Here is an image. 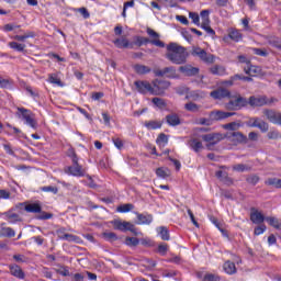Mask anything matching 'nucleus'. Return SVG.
I'll list each match as a JSON object with an SVG mask.
<instances>
[{"label":"nucleus","mask_w":281,"mask_h":281,"mask_svg":"<svg viewBox=\"0 0 281 281\" xmlns=\"http://www.w3.org/2000/svg\"><path fill=\"white\" fill-rule=\"evenodd\" d=\"M156 143L159 145L162 144V146H166V144H168V135H166V134L158 135Z\"/></svg>","instance_id":"51"},{"label":"nucleus","mask_w":281,"mask_h":281,"mask_svg":"<svg viewBox=\"0 0 281 281\" xmlns=\"http://www.w3.org/2000/svg\"><path fill=\"white\" fill-rule=\"evenodd\" d=\"M170 87V82L166 80H154L151 85V95H164L165 91Z\"/></svg>","instance_id":"6"},{"label":"nucleus","mask_w":281,"mask_h":281,"mask_svg":"<svg viewBox=\"0 0 281 281\" xmlns=\"http://www.w3.org/2000/svg\"><path fill=\"white\" fill-rule=\"evenodd\" d=\"M101 237L103 240H106V243H115V240H117V234L113 232H104Z\"/></svg>","instance_id":"31"},{"label":"nucleus","mask_w":281,"mask_h":281,"mask_svg":"<svg viewBox=\"0 0 281 281\" xmlns=\"http://www.w3.org/2000/svg\"><path fill=\"white\" fill-rule=\"evenodd\" d=\"M215 177H217V179L223 183H226V186H232L233 183L232 178H229L226 171L218 170L216 171Z\"/></svg>","instance_id":"23"},{"label":"nucleus","mask_w":281,"mask_h":281,"mask_svg":"<svg viewBox=\"0 0 281 281\" xmlns=\"http://www.w3.org/2000/svg\"><path fill=\"white\" fill-rule=\"evenodd\" d=\"M211 115L214 120H227V117H232L233 115H236V113L215 111V112H212Z\"/></svg>","instance_id":"22"},{"label":"nucleus","mask_w":281,"mask_h":281,"mask_svg":"<svg viewBox=\"0 0 281 281\" xmlns=\"http://www.w3.org/2000/svg\"><path fill=\"white\" fill-rule=\"evenodd\" d=\"M42 192H52L53 194H58V188L53 186L43 187Z\"/></svg>","instance_id":"57"},{"label":"nucleus","mask_w":281,"mask_h":281,"mask_svg":"<svg viewBox=\"0 0 281 281\" xmlns=\"http://www.w3.org/2000/svg\"><path fill=\"white\" fill-rule=\"evenodd\" d=\"M160 256H166L168 254V244H160L157 248Z\"/></svg>","instance_id":"54"},{"label":"nucleus","mask_w":281,"mask_h":281,"mask_svg":"<svg viewBox=\"0 0 281 281\" xmlns=\"http://www.w3.org/2000/svg\"><path fill=\"white\" fill-rule=\"evenodd\" d=\"M9 271L13 276V278H18V280H25V272L23 271V269L20 268L19 265H9Z\"/></svg>","instance_id":"16"},{"label":"nucleus","mask_w":281,"mask_h":281,"mask_svg":"<svg viewBox=\"0 0 281 281\" xmlns=\"http://www.w3.org/2000/svg\"><path fill=\"white\" fill-rule=\"evenodd\" d=\"M233 170L236 172H245L246 170H249V167L245 164H238L233 166Z\"/></svg>","instance_id":"50"},{"label":"nucleus","mask_w":281,"mask_h":281,"mask_svg":"<svg viewBox=\"0 0 281 281\" xmlns=\"http://www.w3.org/2000/svg\"><path fill=\"white\" fill-rule=\"evenodd\" d=\"M268 139H279L280 133L278 131H270L267 134Z\"/></svg>","instance_id":"62"},{"label":"nucleus","mask_w":281,"mask_h":281,"mask_svg":"<svg viewBox=\"0 0 281 281\" xmlns=\"http://www.w3.org/2000/svg\"><path fill=\"white\" fill-rule=\"evenodd\" d=\"M266 186H272L273 188H281V179L269 178L266 180Z\"/></svg>","instance_id":"44"},{"label":"nucleus","mask_w":281,"mask_h":281,"mask_svg":"<svg viewBox=\"0 0 281 281\" xmlns=\"http://www.w3.org/2000/svg\"><path fill=\"white\" fill-rule=\"evenodd\" d=\"M114 229H119V232H132V234H137V228L131 222H122L120 220H115L113 222Z\"/></svg>","instance_id":"8"},{"label":"nucleus","mask_w":281,"mask_h":281,"mask_svg":"<svg viewBox=\"0 0 281 281\" xmlns=\"http://www.w3.org/2000/svg\"><path fill=\"white\" fill-rule=\"evenodd\" d=\"M210 72L213 76H225L226 70H225V67L221 65H214L213 67L210 68Z\"/></svg>","instance_id":"28"},{"label":"nucleus","mask_w":281,"mask_h":281,"mask_svg":"<svg viewBox=\"0 0 281 281\" xmlns=\"http://www.w3.org/2000/svg\"><path fill=\"white\" fill-rule=\"evenodd\" d=\"M75 12H79L83 19H89V16H91V14L89 13V10H87V8L85 7L75 9Z\"/></svg>","instance_id":"53"},{"label":"nucleus","mask_w":281,"mask_h":281,"mask_svg":"<svg viewBox=\"0 0 281 281\" xmlns=\"http://www.w3.org/2000/svg\"><path fill=\"white\" fill-rule=\"evenodd\" d=\"M180 74H183V76L192 77V76H198L199 74V67H194L190 64L180 66L179 67Z\"/></svg>","instance_id":"15"},{"label":"nucleus","mask_w":281,"mask_h":281,"mask_svg":"<svg viewBox=\"0 0 281 281\" xmlns=\"http://www.w3.org/2000/svg\"><path fill=\"white\" fill-rule=\"evenodd\" d=\"M259 122H260V117H250L246 122V126H248L249 128H256Z\"/></svg>","instance_id":"47"},{"label":"nucleus","mask_w":281,"mask_h":281,"mask_svg":"<svg viewBox=\"0 0 281 281\" xmlns=\"http://www.w3.org/2000/svg\"><path fill=\"white\" fill-rule=\"evenodd\" d=\"M247 139L248 142H258V139H260V134H258V132H250Z\"/></svg>","instance_id":"55"},{"label":"nucleus","mask_w":281,"mask_h":281,"mask_svg":"<svg viewBox=\"0 0 281 281\" xmlns=\"http://www.w3.org/2000/svg\"><path fill=\"white\" fill-rule=\"evenodd\" d=\"M112 142L117 150H122V148H124V142L121 138H112Z\"/></svg>","instance_id":"56"},{"label":"nucleus","mask_w":281,"mask_h":281,"mask_svg":"<svg viewBox=\"0 0 281 281\" xmlns=\"http://www.w3.org/2000/svg\"><path fill=\"white\" fill-rule=\"evenodd\" d=\"M48 82L50 85H56L57 87H64L63 81L58 78V75L56 74L48 75Z\"/></svg>","instance_id":"35"},{"label":"nucleus","mask_w":281,"mask_h":281,"mask_svg":"<svg viewBox=\"0 0 281 281\" xmlns=\"http://www.w3.org/2000/svg\"><path fill=\"white\" fill-rule=\"evenodd\" d=\"M191 56H194L195 58H200L202 63H205L206 65H212L215 60L214 55L205 52V49L193 46L191 49Z\"/></svg>","instance_id":"5"},{"label":"nucleus","mask_w":281,"mask_h":281,"mask_svg":"<svg viewBox=\"0 0 281 281\" xmlns=\"http://www.w3.org/2000/svg\"><path fill=\"white\" fill-rule=\"evenodd\" d=\"M9 47L14 49L15 52H25V44H21L19 42H10Z\"/></svg>","instance_id":"38"},{"label":"nucleus","mask_w":281,"mask_h":281,"mask_svg":"<svg viewBox=\"0 0 281 281\" xmlns=\"http://www.w3.org/2000/svg\"><path fill=\"white\" fill-rule=\"evenodd\" d=\"M228 98L229 101L225 103V109H227V111H240V109L249 104L247 99L240 94H231Z\"/></svg>","instance_id":"3"},{"label":"nucleus","mask_w":281,"mask_h":281,"mask_svg":"<svg viewBox=\"0 0 281 281\" xmlns=\"http://www.w3.org/2000/svg\"><path fill=\"white\" fill-rule=\"evenodd\" d=\"M223 270L225 271V273H227L228 276H234V273H236V263H234L233 261H226L223 265Z\"/></svg>","instance_id":"25"},{"label":"nucleus","mask_w":281,"mask_h":281,"mask_svg":"<svg viewBox=\"0 0 281 281\" xmlns=\"http://www.w3.org/2000/svg\"><path fill=\"white\" fill-rule=\"evenodd\" d=\"M184 109L187 111H190L191 113H199V110L201 109V105H199L194 102H189L184 105Z\"/></svg>","instance_id":"39"},{"label":"nucleus","mask_w":281,"mask_h":281,"mask_svg":"<svg viewBox=\"0 0 281 281\" xmlns=\"http://www.w3.org/2000/svg\"><path fill=\"white\" fill-rule=\"evenodd\" d=\"M144 126L147 127L148 131H157V128H161L160 121H146Z\"/></svg>","instance_id":"30"},{"label":"nucleus","mask_w":281,"mask_h":281,"mask_svg":"<svg viewBox=\"0 0 281 281\" xmlns=\"http://www.w3.org/2000/svg\"><path fill=\"white\" fill-rule=\"evenodd\" d=\"M256 128H259V131H261V133H267V131H269V123H267L262 119H260Z\"/></svg>","instance_id":"46"},{"label":"nucleus","mask_w":281,"mask_h":281,"mask_svg":"<svg viewBox=\"0 0 281 281\" xmlns=\"http://www.w3.org/2000/svg\"><path fill=\"white\" fill-rule=\"evenodd\" d=\"M1 236H7L8 238H14L16 233L11 227H3L0 232Z\"/></svg>","instance_id":"41"},{"label":"nucleus","mask_w":281,"mask_h":281,"mask_svg":"<svg viewBox=\"0 0 281 281\" xmlns=\"http://www.w3.org/2000/svg\"><path fill=\"white\" fill-rule=\"evenodd\" d=\"M26 212H31L32 214H40L42 207L38 203H31L25 206Z\"/></svg>","instance_id":"33"},{"label":"nucleus","mask_w":281,"mask_h":281,"mask_svg":"<svg viewBox=\"0 0 281 281\" xmlns=\"http://www.w3.org/2000/svg\"><path fill=\"white\" fill-rule=\"evenodd\" d=\"M171 171L170 169H168L167 167H159L156 169V176L159 178V179H168V177H170Z\"/></svg>","instance_id":"24"},{"label":"nucleus","mask_w":281,"mask_h":281,"mask_svg":"<svg viewBox=\"0 0 281 281\" xmlns=\"http://www.w3.org/2000/svg\"><path fill=\"white\" fill-rule=\"evenodd\" d=\"M153 104H155V106H157L158 109H166V106H168V104L166 103V100L161 99V98H157L155 97L154 99H151Z\"/></svg>","instance_id":"40"},{"label":"nucleus","mask_w":281,"mask_h":281,"mask_svg":"<svg viewBox=\"0 0 281 281\" xmlns=\"http://www.w3.org/2000/svg\"><path fill=\"white\" fill-rule=\"evenodd\" d=\"M200 16L202 19V22L210 21V10H202L200 12Z\"/></svg>","instance_id":"61"},{"label":"nucleus","mask_w":281,"mask_h":281,"mask_svg":"<svg viewBox=\"0 0 281 281\" xmlns=\"http://www.w3.org/2000/svg\"><path fill=\"white\" fill-rule=\"evenodd\" d=\"M158 236H160L161 240H170V231H168V227L160 226L156 229Z\"/></svg>","instance_id":"26"},{"label":"nucleus","mask_w":281,"mask_h":281,"mask_svg":"<svg viewBox=\"0 0 281 281\" xmlns=\"http://www.w3.org/2000/svg\"><path fill=\"white\" fill-rule=\"evenodd\" d=\"M68 155L71 157L72 166L67 167L65 172H67V175H71V177H85L87 171L80 164H78V155H76V151L74 149H69Z\"/></svg>","instance_id":"2"},{"label":"nucleus","mask_w":281,"mask_h":281,"mask_svg":"<svg viewBox=\"0 0 281 281\" xmlns=\"http://www.w3.org/2000/svg\"><path fill=\"white\" fill-rule=\"evenodd\" d=\"M125 245H127V247H137L139 239L137 237H126Z\"/></svg>","instance_id":"45"},{"label":"nucleus","mask_w":281,"mask_h":281,"mask_svg":"<svg viewBox=\"0 0 281 281\" xmlns=\"http://www.w3.org/2000/svg\"><path fill=\"white\" fill-rule=\"evenodd\" d=\"M135 210V205L132 203L123 204L117 206L116 212H120L121 214H126V212H131Z\"/></svg>","instance_id":"34"},{"label":"nucleus","mask_w":281,"mask_h":281,"mask_svg":"<svg viewBox=\"0 0 281 281\" xmlns=\"http://www.w3.org/2000/svg\"><path fill=\"white\" fill-rule=\"evenodd\" d=\"M113 43L119 49H133V43L128 42L126 37L116 38Z\"/></svg>","instance_id":"18"},{"label":"nucleus","mask_w":281,"mask_h":281,"mask_svg":"<svg viewBox=\"0 0 281 281\" xmlns=\"http://www.w3.org/2000/svg\"><path fill=\"white\" fill-rule=\"evenodd\" d=\"M189 19L192 20V22L194 23V25H201V23H200L201 18L199 16V13L190 12V13H189Z\"/></svg>","instance_id":"49"},{"label":"nucleus","mask_w":281,"mask_h":281,"mask_svg":"<svg viewBox=\"0 0 281 281\" xmlns=\"http://www.w3.org/2000/svg\"><path fill=\"white\" fill-rule=\"evenodd\" d=\"M59 238L61 240H67L68 243H79L80 237L76 236V235H71V234H64L61 236H59Z\"/></svg>","instance_id":"37"},{"label":"nucleus","mask_w":281,"mask_h":281,"mask_svg":"<svg viewBox=\"0 0 281 281\" xmlns=\"http://www.w3.org/2000/svg\"><path fill=\"white\" fill-rule=\"evenodd\" d=\"M166 58L173 65H186L188 63V50L177 43H170L167 45Z\"/></svg>","instance_id":"1"},{"label":"nucleus","mask_w":281,"mask_h":281,"mask_svg":"<svg viewBox=\"0 0 281 281\" xmlns=\"http://www.w3.org/2000/svg\"><path fill=\"white\" fill-rule=\"evenodd\" d=\"M187 98H190L193 101H199V100H203V98H205V92L201 91V90H195V91H191L189 93V95H187Z\"/></svg>","instance_id":"29"},{"label":"nucleus","mask_w":281,"mask_h":281,"mask_svg":"<svg viewBox=\"0 0 281 281\" xmlns=\"http://www.w3.org/2000/svg\"><path fill=\"white\" fill-rule=\"evenodd\" d=\"M269 44L272 45V47L280 49L281 41L278 37H273L269 40Z\"/></svg>","instance_id":"59"},{"label":"nucleus","mask_w":281,"mask_h":281,"mask_svg":"<svg viewBox=\"0 0 281 281\" xmlns=\"http://www.w3.org/2000/svg\"><path fill=\"white\" fill-rule=\"evenodd\" d=\"M250 221L255 225H260L267 221V217L262 214V212L258 211L256 207L250 210Z\"/></svg>","instance_id":"11"},{"label":"nucleus","mask_w":281,"mask_h":281,"mask_svg":"<svg viewBox=\"0 0 281 281\" xmlns=\"http://www.w3.org/2000/svg\"><path fill=\"white\" fill-rule=\"evenodd\" d=\"M265 232H267V226L260 225L255 228L254 234H255V236H260L261 234H265Z\"/></svg>","instance_id":"58"},{"label":"nucleus","mask_w":281,"mask_h":281,"mask_svg":"<svg viewBox=\"0 0 281 281\" xmlns=\"http://www.w3.org/2000/svg\"><path fill=\"white\" fill-rule=\"evenodd\" d=\"M244 71L247 74V76L257 77L262 74V68H260V66L248 64L244 67Z\"/></svg>","instance_id":"17"},{"label":"nucleus","mask_w":281,"mask_h":281,"mask_svg":"<svg viewBox=\"0 0 281 281\" xmlns=\"http://www.w3.org/2000/svg\"><path fill=\"white\" fill-rule=\"evenodd\" d=\"M204 281H221V279L214 274H206L204 276Z\"/></svg>","instance_id":"64"},{"label":"nucleus","mask_w":281,"mask_h":281,"mask_svg":"<svg viewBox=\"0 0 281 281\" xmlns=\"http://www.w3.org/2000/svg\"><path fill=\"white\" fill-rule=\"evenodd\" d=\"M273 102H278V99L276 98H270L268 99L267 97H250L248 100V104L250 106H265L267 104H273Z\"/></svg>","instance_id":"7"},{"label":"nucleus","mask_w":281,"mask_h":281,"mask_svg":"<svg viewBox=\"0 0 281 281\" xmlns=\"http://www.w3.org/2000/svg\"><path fill=\"white\" fill-rule=\"evenodd\" d=\"M5 216H7L8 223H16V221L20 220L19 214L12 213V212L5 213Z\"/></svg>","instance_id":"48"},{"label":"nucleus","mask_w":281,"mask_h":281,"mask_svg":"<svg viewBox=\"0 0 281 281\" xmlns=\"http://www.w3.org/2000/svg\"><path fill=\"white\" fill-rule=\"evenodd\" d=\"M134 71L140 76H144L146 74H150V67L137 64L134 66Z\"/></svg>","instance_id":"32"},{"label":"nucleus","mask_w":281,"mask_h":281,"mask_svg":"<svg viewBox=\"0 0 281 281\" xmlns=\"http://www.w3.org/2000/svg\"><path fill=\"white\" fill-rule=\"evenodd\" d=\"M18 116L24 121V124L31 126V128H38V123L36 122V120H34V114L32 113V111L25 108H18Z\"/></svg>","instance_id":"4"},{"label":"nucleus","mask_w":281,"mask_h":281,"mask_svg":"<svg viewBox=\"0 0 281 281\" xmlns=\"http://www.w3.org/2000/svg\"><path fill=\"white\" fill-rule=\"evenodd\" d=\"M263 115H266L267 120L271 122V124H278L281 126V113L276 112L273 110H265Z\"/></svg>","instance_id":"12"},{"label":"nucleus","mask_w":281,"mask_h":281,"mask_svg":"<svg viewBox=\"0 0 281 281\" xmlns=\"http://www.w3.org/2000/svg\"><path fill=\"white\" fill-rule=\"evenodd\" d=\"M203 142H206V146L210 148V146H216L218 142H222L224 139L223 134L218 133H211V134H204L200 136Z\"/></svg>","instance_id":"9"},{"label":"nucleus","mask_w":281,"mask_h":281,"mask_svg":"<svg viewBox=\"0 0 281 281\" xmlns=\"http://www.w3.org/2000/svg\"><path fill=\"white\" fill-rule=\"evenodd\" d=\"M138 225H150L153 223V215L151 214H142L136 213Z\"/></svg>","instance_id":"21"},{"label":"nucleus","mask_w":281,"mask_h":281,"mask_svg":"<svg viewBox=\"0 0 281 281\" xmlns=\"http://www.w3.org/2000/svg\"><path fill=\"white\" fill-rule=\"evenodd\" d=\"M166 122L169 126H179V124H181V119L179 117V114L171 113L166 116Z\"/></svg>","instance_id":"20"},{"label":"nucleus","mask_w":281,"mask_h":281,"mask_svg":"<svg viewBox=\"0 0 281 281\" xmlns=\"http://www.w3.org/2000/svg\"><path fill=\"white\" fill-rule=\"evenodd\" d=\"M188 146L193 153H199L203 148V143L196 137H192L188 140Z\"/></svg>","instance_id":"19"},{"label":"nucleus","mask_w":281,"mask_h":281,"mask_svg":"<svg viewBox=\"0 0 281 281\" xmlns=\"http://www.w3.org/2000/svg\"><path fill=\"white\" fill-rule=\"evenodd\" d=\"M228 139L233 142V144H249L247 136L240 132L231 133Z\"/></svg>","instance_id":"13"},{"label":"nucleus","mask_w":281,"mask_h":281,"mask_svg":"<svg viewBox=\"0 0 281 281\" xmlns=\"http://www.w3.org/2000/svg\"><path fill=\"white\" fill-rule=\"evenodd\" d=\"M258 181H260V178L256 175L249 176L247 178V182L250 183L251 186H256V183H258Z\"/></svg>","instance_id":"60"},{"label":"nucleus","mask_w":281,"mask_h":281,"mask_svg":"<svg viewBox=\"0 0 281 281\" xmlns=\"http://www.w3.org/2000/svg\"><path fill=\"white\" fill-rule=\"evenodd\" d=\"M134 86L138 93H142L143 95H146V93H150V95H153V85H150L149 81L137 80L134 82Z\"/></svg>","instance_id":"10"},{"label":"nucleus","mask_w":281,"mask_h":281,"mask_svg":"<svg viewBox=\"0 0 281 281\" xmlns=\"http://www.w3.org/2000/svg\"><path fill=\"white\" fill-rule=\"evenodd\" d=\"M34 36H36V34L34 32L27 31L23 35H15L13 38H14V41H19L20 43H25V41H27V38H34Z\"/></svg>","instance_id":"27"},{"label":"nucleus","mask_w":281,"mask_h":281,"mask_svg":"<svg viewBox=\"0 0 281 281\" xmlns=\"http://www.w3.org/2000/svg\"><path fill=\"white\" fill-rule=\"evenodd\" d=\"M239 127H240V123H236V122H232L224 125V128H226L227 131H238Z\"/></svg>","instance_id":"52"},{"label":"nucleus","mask_w":281,"mask_h":281,"mask_svg":"<svg viewBox=\"0 0 281 281\" xmlns=\"http://www.w3.org/2000/svg\"><path fill=\"white\" fill-rule=\"evenodd\" d=\"M25 91H27L31 98H38V91L33 90L30 86H26Z\"/></svg>","instance_id":"63"},{"label":"nucleus","mask_w":281,"mask_h":281,"mask_svg":"<svg viewBox=\"0 0 281 281\" xmlns=\"http://www.w3.org/2000/svg\"><path fill=\"white\" fill-rule=\"evenodd\" d=\"M167 78H177V69L172 66L164 68Z\"/></svg>","instance_id":"42"},{"label":"nucleus","mask_w":281,"mask_h":281,"mask_svg":"<svg viewBox=\"0 0 281 281\" xmlns=\"http://www.w3.org/2000/svg\"><path fill=\"white\" fill-rule=\"evenodd\" d=\"M231 93L226 88H218L213 90L210 95L213 100H224V98H231Z\"/></svg>","instance_id":"14"},{"label":"nucleus","mask_w":281,"mask_h":281,"mask_svg":"<svg viewBox=\"0 0 281 281\" xmlns=\"http://www.w3.org/2000/svg\"><path fill=\"white\" fill-rule=\"evenodd\" d=\"M266 223H268L271 227H274V229H280L281 227L280 220L277 217H266Z\"/></svg>","instance_id":"36"},{"label":"nucleus","mask_w":281,"mask_h":281,"mask_svg":"<svg viewBox=\"0 0 281 281\" xmlns=\"http://www.w3.org/2000/svg\"><path fill=\"white\" fill-rule=\"evenodd\" d=\"M229 38L232 41H235V43H239V41H243V34H240L236 30H233V31L229 32Z\"/></svg>","instance_id":"43"}]
</instances>
